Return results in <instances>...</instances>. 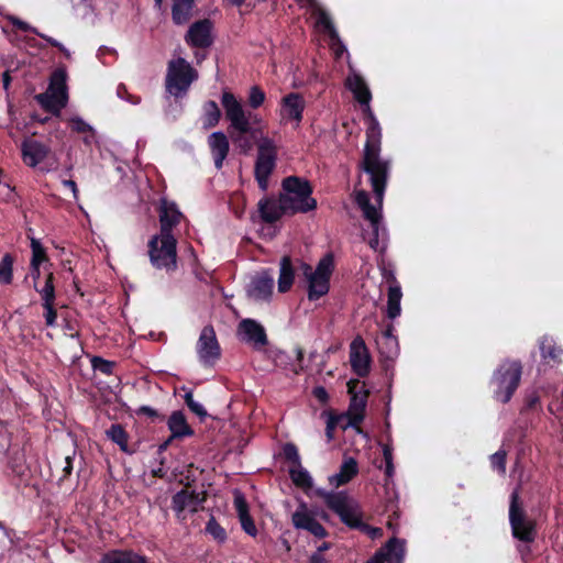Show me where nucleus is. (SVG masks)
I'll return each mask as SVG.
<instances>
[{"label":"nucleus","instance_id":"nucleus-2","mask_svg":"<svg viewBox=\"0 0 563 563\" xmlns=\"http://www.w3.org/2000/svg\"><path fill=\"white\" fill-rule=\"evenodd\" d=\"M221 103L225 118L230 122L229 134L233 144L242 154H249L254 143L257 144V157L255 162V178L263 191L268 188V178L272 175L277 159V147L271 137L263 134L258 125L262 119L257 114L244 109L235 96L224 91Z\"/></svg>","mask_w":563,"mask_h":563},{"label":"nucleus","instance_id":"nucleus-38","mask_svg":"<svg viewBox=\"0 0 563 563\" xmlns=\"http://www.w3.org/2000/svg\"><path fill=\"white\" fill-rule=\"evenodd\" d=\"M107 435L117 443L122 451H128V435L120 424H112L107 431Z\"/></svg>","mask_w":563,"mask_h":563},{"label":"nucleus","instance_id":"nucleus-40","mask_svg":"<svg viewBox=\"0 0 563 563\" xmlns=\"http://www.w3.org/2000/svg\"><path fill=\"white\" fill-rule=\"evenodd\" d=\"M184 399H185L187 407L190 409V411L192 413H195L196 416H198L201 420L208 416L205 407L200 402H198L194 399V395H192L191 390H189L185 394Z\"/></svg>","mask_w":563,"mask_h":563},{"label":"nucleus","instance_id":"nucleus-27","mask_svg":"<svg viewBox=\"0 0 563 563\" xmlns=\"http://www.w3.org/2000/svg\"><path fill=\"white\" fill-rule=\"evenodd\" d=\"M402 298V292L400 285L398 282L393 278V282L388 288V299H387V316L390 319H395L400 316L401 307L400 301Z\"/></svg>","mask_w":563,"mask_h":563},{"label":"nucleus","instance_id":"nucleus-12","mask_svg":"<svg viewBox=\"0 0 563 563\" xmlns=\"http://www.w3.org/2000/svg\"><path fill=\"white\" fill-rule=\"evenodd\" d=\"M238 336L254 349H261L268 342L264 327L253 319H243L239 323Z\"/></svg>","mask_w":563,"mask_h":563},{"label":"nucleus","instance_id":"nucleus-21","mask_svg":"<svg viewBox=\"0 0 563 563\" xmlns=\"http://www.w3.org/2000/svg\"><path fill=\"white\" fill-rule=\"evenodd\" d=\"M208 144L217 169L222 168L223 162L229 153V141L223 132H213L208 137Z\"/></svg>","mask_w":563,"mask_h":563},{"label":"nucleus","instance_id":"nucleus-19","mask_svg":"<svg viewBox=\"0 0 563 563\" xmlns=\"http://www.w3.org/2000/svg\"><path fill=\"white\" fill-rule=\"evenodd\" d=\"M274 288V278L267 273H262L252 278L247 295L255 301H263L269 299Z\"/></svg>","mask_w":563,"mask_h":563},{"label":"nucleus","instance_id":"nucleus-4","mask_svg":"<svg viewBox=\"0 0 563 563\" xmlns=\"http://www.w3.org/2000/svg\"><path fill=\"white\" fill-rule=\"evenodd\" d=\"M198 73L183 57L169 60L166 74V90L174 97H184Z\"/></svg>","mask_w":563,"mask_h":563},{"label":"nucleus","instance_id":"nucleus-30","mask_svg":"<svg viewBox=\"0 0 563 563\" xmlns=\"http://www.w3.org/2000/svg\"><path fill=\"white\" fill-rule=\"evenodd\" d=\"M10 22L12 23L13 26H15L16 29H19L21 31H25V32L31 31V32L35 33L36 35H38L40 37L45 40L47 43H49L52 46L57 47L67 58L70 57V52L60 42L56 41L55 38H53L51 36L45 35L43 33H40L35 27L31 26L29 23L20 20L19 18H15V16H11Z\"/></svg>","mask_w":563,"mask_h":563},{"label":"nucleus","instance_id":"nucleus-64","mask_svg":"<svg viewBox=\"0 0 563 563\" xmlns=\"http://www.w3.org/2000/svg\"><path fill=\"white\" fill-rule=\"evenodd\" d=\"M104 52H110V49L108 47L99 48V54H103Z\"/></svg>","mask_w":563,"mask_h":563},{"label":"nucleus","instance_id":"nucleus-62","mask_svg":"<svg viewBox=\"0 0 563 563\" xmlns=\"http://www.w3.org/2000/svg\"><path fill=\"white\" fill-rule=\"evenodd\" d=\"M393 330H394V329H393V327L390 325V327H388V328L384 331V333H383L382 335L393 334Z\"/></svg>","mask_w":563,"mask_h":563},{"label":"nucleus","instance_id":"nucleus-26","mask_svg":"<svg viewBox=\"0 0 563 563\" xmlns=\"http://www.w3.org/2000/svg\"><path fill=\"white\" fill-rule=\"evenodd\" d=\"M101 563H148V561L133 551L115 550L104 554Z\"/></svg>","mask_w":563,"mask_h":563},{"label":"nucleus","instance_id":"nucleus-63","mask_svg":"<svg viewBox=\"0 0 563 563\" xmlns=\"http://www.w3.org/2000/svg\"><path fill=\"white\" fill-rule=\"evenodd\" d=\"M173 439H168L164 444L161 445V450H164L167 448V445L172 442Z\"/></svg>","mask_w":563,"mask_h":563},{"label":"nucleus","instance_id":"nucleus-16","mask_svg":"<svg viewBox=\"0 0 563 563\" xmlns=\"http://www.w3.org/2000/svg\"><path fill=\"white\" fill-rule=\"evenodd\" d=\"M212 23L209 20L195 22L186 34V42L195 47H208L212 43Z\"/></svg>","mask_w":563,"mask_h":563},{"label":"nucleus","instance_id":"nucleus-35","mask_svg":"<svg viewBox=\"0 0 563 563\" xmlns=\"http://www.w3.org/2000/svg\"><path fill=\"white\" fill-rule=\"evenodd\" d=\"M377 344L382 354L387 358H393L398 354V342L394 334L382 335L377 340Z\"/></svg>","mask_w":563,"mask_h":563},{"label":"nucleus","instance_id":"nucleus-31","mask_svg":"<svg viewBox=\"0 0 563 563\" xmlns=\"http://www.w3.org/2000/svg\"><path fill=\"white\" fill-rule=\"evenodd\" d=\"M195 0H173L172 16L176 24L186 23L190 16Z\"/></svg>","mask_w":563,"mask_h":563},{"label":"nucleus","instance_id":"nucleus-29","mask_svg":"<svg viewBox=\"0 0 563 563\" xmlns=\"http://www.w3.org/2000/svg\"><path fill=\"white\" fill-rule=\"evenodd\" d=\"M317 23L322 26L330 35L332 41V46L335 51V54L339 56L343 51H345V46L339 38V34L334 29L332 21L327 12L320 11L317 16Z\"/></svg>","mask_w":563,"mask_h":563},{"label":"nucleus","instance_id":"nucleus-22","mask_svg":"<svg viewBox=\"0 0 563 563\" xmlns=\"http://www.w3.org/2000/svg\"><path fill=\"white\" fill-rule=\"evenodd\" d=\"M353 382L349 383V393L351 396V402L349 406L347 411V418L349 423L347 426L351 427H357L364 419V410L366 407V394L364 395H357L353 391Z\"/></svg>","mask_w":563,"mask_h":563},{"label":"nucleus","instance_id":"nucleus-50","mask_svg":"<svg viewBox=\"0 0 563 563\" xmlns=\"http://www.w3.org/2000/svg\"><path fill=\"white\" fill-rule=\"evenodd\" d=\"M240 522H241V526H242L243 530H244L247 534H250V536L254 537V536L257 533V529H256V527H255V523H254V521L252 520V518L250 517V515H249V516H245V517L240 518Z\"/></svg>","mask_w":563,"mask_h":563},{"label":"nucleus","instance_id":"nucleus-60","mask_svg":"<svg viewBox=\"0 0 563 563\" xmlns=\"http://www.w3.org/2000/svg\"><path fill=\"white\" fill-rule=\"evenodd\" d=\"M297 360L301 361L303 357V351L300 347L296 349Z\"/></svg>","mask_w":563,"mask_h":563},{"label":"nucleus","instance_id":"nucleus-33","mask_svg":"<svg viewBox=\"0 0 563 563\" xmlns=\"http://www.w3.org/2000/svg\"><path fill=\"white\" fill-rule=\"evenodd\" d=\"M221 117L220 109L214 101H207L203 106L202 124L205 129H210L219 123Z\"/></svg>","mask_w":563,"mask_h":563},{"label":"nucleus","instance_id":"nucleus-61","mask_svg":"<svg viewBox=\"0 0 563 563\" xmlns=\"http://www.w3.org/2000/svg\"><path fill=\"white\" fill-rule=\"evenodd\" d=\"M328 549H329V544L323 542L321 545L318 547L317 551H321V553H323Z\"/></svg>","mask_w":563,"mask_h":563},{"label":"nucleus","instance_id":"nucleus-59","mask_svg":"<svg viewBox=\"0 0 563 563\" xmlns=\"http://www.w3.org/2000/svg\"><path fill=\"white\" fill-rule=\"evenodd\" d=\"M314 395L320 398V399H324L327 397V393L324 390V388L322 387H318L314 389Z\"/></svg>","mask_w":563,"mask_h":563},{"label":"nucleus","instance_id":"nucleus-37","mask_svg":"<svg viewBox=\"0 0 563 563\" xmlns=\"http://www.w3.org/2000/svg\"><path fill=\"white\" fill-rule=\"evenodd\" d=\"M540 350L543 358H550L554 362L559 361L562 355V349L558 347L552 339L544 338L540 343Z\"/></svg>","mask_w":563,"mask_h":563},{"label":"nucleus","instance_id":"nucleus-25","mask_svg":"<svg viewBox=\"0 0 563 563\" xmlns=\"http://www.w3.org/2000/svg\"><path fill=\"white\" fill-rule=\"evenodd\" d=\"M358 473V465L354 457H345L339 473L329 477V483L334 487H340L349 483Z\"/></svg>","mask_w":563,"mask_h":563},{"label":"nucleus","instance_id":"nucleus-28","mask_svg":"<svg viewBox=\"0 0 563 563\" xmlns=\"http://www.w3.org/2000/svg\"><path fill=\"white\" fill-rule=\"evenodd\" d=\"M258 210L263 220L269 223L277 221L286 213L282 208L280 199L278 201L269 199L261 200L258 202Z\"/></svg>","mask_w":563,"mask_h":563},{"label":"nucleus","instance_id":"nucleus-15","mask_svg":"<svg viewBox=\"0 0 563 563\" xmlns=\"http://www.w3.org/2000/svg\"><path fill=\"white\" fill-rule=\"evenodd\" d=\"M405 541L391 538L367 563H402Z\"/></svg>","mask_w":563,"mask_h":563},{"label":"nucleus","instance_id":"nucleus-11","mask_svg":"<svg viewBox=\"0 0 563 563\" xmlns=\"http://www.w3.org/2000/svg\"><path fill=\"white\" fill-rule=\"evenodd\" d=\"M518 492L515 490L511 494V503L509 509V519L515 538L531 542L534 539V527L533 523L525 518L522 510L518 506Z\"/></svg>","mask_w":563,"mask_h":563},{"label":"nucleus","instance_id":"nucleus-54","mask_svg":"<svg viewBox=\"0 0 563 563\" xmlns=\"http://www.w3.org/2000/svg\"><path fill=\"white\" fill-rule=\"evenodd\" d=\"M63 185L71 190L75 199L78 198V188H77V185H76V183L74 180L66 179V180L63 181Z\"/></svg>","mask_w":563,"mask_h":563},{"label":"nucleus","instance_id":"nucleus-23","mask_svg":"<svg viewBox=\"0 0 563 563\" xmlns=\"http://www.w3.org/2000/svg\"><path fill=\"white\" fill-rule=\"evenodd\" d=\"M201 501L202 498H199L198 494L183 489L173 497L172 507L179 518L186 509L196 511Z\"/></svg>","mask_w":563,"mask_h":563},{"label":"nucleus","instance_id":"nucleus-49","mask_svg":"<svg viewBox=\"0 0 563 563\" xmlns=\"http://www.w3.org/2000/svg\"><path fill=\"white\" fill-rule=\"evenodd\" d=\"M43 308L45 309L44 318L46 325L53 327L57 318L56 310L54 309V302H48V306L47 303H43Z\"/></svg>","mask_w":563,"mask_h":563},{"label":"nucleus","instance_id":"nucleus-43","mask_svg":"<svg viewBox=\"0 0 563 563\" xmlns=\"http://www.w3.org/2000/svg\"><path fill=\"white\" fill-rule=\"evenodd\" d=\"M265 98V92L258 86H253L250 88L249 103L253 109L261 107L264 103Z\"/></svg>","mask_w":563,"mask_h":563},{"label":"nucleus","instance_id":"nucleus-42","mask_svg":"<svg viewBox=\"0 0 563 563\" xmlns=\"http://www.w3.org/2000/svg\"><path fill=\"white\" fill-rule=\"evenodd\" d=\"M207 532L219 542H223L227 538V533L224 529L216 521L213 517L207 523L206 527Z\"/></svg>","mask_w":563,"mask_h":563},{"label":"nucleus","instance_id":"nucleus-7","mask_svg":"<svg viewBox=\"0 0 563 563\" xmlns=\"http://www.w3.org/2000/svg\"><path fill=\"white\" fill-rule=\"evenodd\" d=\"M66 78L65 69H56L51 77L47 90L35 97L45 110L58 114L66 106L68 99Z\"/></svg>","mask_w":563,"mask_h":563},{"label":"nucleus","instance_id":"nucleus-53","mask_svg":"<svg viewBox=\"0 0 563 563\" xmlns=\"http://www.w3.org/2000/svg\"><path fill=\"white\" fill-rule=\"evenodd\" d=\"M324 562H325V558H324V554L321 553V551L313 552L310 555L309 561H308V563H324Z\"/></svg>","mask_w":563,"mask_h":563},{"label":"nucleus","instance_id":"nucleus-36","mask_svg":"<svg viewBox=\"0 0 563 563\" xmlns=\"http://www.w3.org/2000/svg\"><path fill=\"white\" fill-rule=\"evenodd\" d=\"M53 280V273H48L45 278V284L42 288L38 287L37 283L34 284V288L41 295L43 303L48 305V302L55 301V287Z\"/></svg>","mask_w":563,"mask_h":563},{"label":"nucleus","instance_id":"nucleus-57","mask_svg":"<svg viewBox=\"0 0 563 563\" xmlns=\"http://www.w3.org/2000/svg\"><path fill=\"white\" fill-rule=\"evenodd\" d=\"M40 265L31 264V277L34 280V284L37 283V279L40 278Z\"/></svg>","mask_w":563,"mask_h":563},{"label":"nucleus","instance_id":"nucleus-58","mask_svg":"<svg viewBox=\"0 0 563 563\" xmlns=\"http://www.w3.org/2000/svg\"><path fill=\"white\" fill-rule=\"evenodd\" d=\"M10 82H11L10 74H9V71H4L2 74V85H3L4 90L9 89Z\"/></svg>","mask_w":563,"mask_h":563},{"label":"nucleus","instance_id":"nucleus-13","mask_svg":"<svg viewBox=\"0 0 563 563\" xmlns=\"http://www.w3.org/2000/svg\"><path fill=\"white\" fill-rule=\"evenodd\" d=\"M350 363L360 377H365L369 373L371 355L361 336H356L350 344Z\"/></svg>","mask_w":563,"mask_h":563},{"label":"nucleus","instance_id":"nucleus-34","mask_svg":"<svg viewBox=\"0 0 563 563\" xmlns=\"http://www.w3.org/2000/svg\"><path fill=\"white\" fill-rule=\"evenodd\" d=\"M289 475L294 484L301 488H309L312 486V478L307 470L301 464L291 465Z\"/></svg>","mask_w":563,"mask_h":563},{"label":"nucleus","instance_id":"nucleus-48","mask_svg":"<svg viewBox=\"0 0 563 563\" xmlns=\"http://www.w3.org/2000/svg\"><path fill=\"white\" fill-rule=\"evenodd\" d=\"M69 122L71 129L78 133L92 132V128L79 117L71 118Z\"/></svg>","mask_w":563,"mask_h":563},{"label":"nucleus","instance_id":"nucleus-9","mask_svg":"<svg viewBox=\"0 0 563 563\" xmlns=\"http://www.w3.org/2000/svg\"><path fill=\"white\" fill-rule=\"evenodd\" d=\"M318 494L323 498L327 506L340 516L344 523L350 527H358L361 525L357 506L345 493H328L320 489Z\"/></svg>","mask_w":563,"mask_h":563},{"label":"nucleus","instance_id":"nucleus-39","mask_svg":"<svg viewBox=\"0 0 563 563\" xmlns=\"http://www.w3.org/2000/svg\"><path fill=\"white\" fill-rule=\"evenodd\" d=\"M13 260L11 255L5 254L0 262V284L8 285L13 277Z\"/></svg>","mask_w":563,"mask_h":563},{"label":"nucleus","instance_id":"nucleus-18","mask_svg":"<svg viewBox=\"0 0 563 563\" xmlns=\"http://www.w3.org/2000/svg\"><path fill=\"white\" fill-rule=\"evenodd\" d=\"M21 152L23 162L30 167H35L47 157L49 147L36 140L27 139L22 142Z\"/></svg>","mask_w":563,"mask_h":563},{"label":"nucleus","instance_id":"nucleus-55","mask_svg":"<svg viewBox=\"0 0 563 563\" xmlns=\"http://www.w3.org/2000/svg\"><path fill=\"white\" fill-rule=\"evenodd\" d=\"M334 428H335V422L332 419H329L327 422V428H325V434H327L328 441H331L333 439Z\"/></svg>","mask_w":563,"mask_h":563},{"label":"nucleus","instance_id":"nucleus-20","mask_svg":"<svg viewBox=\"0 0 563 563\" xmlns=\"http://www.w3.org/2000/svg\"><path fill=\"white\" fill-rule=\"evenodd\" d=\"M159 224L162 233H172L174 227L179 224L183 213L178 210L176 203L166 199L161 200Z\"/></svg>","mask_w":563,"mask_h":563},{"label":"nucleus","instance_id":"nucleus-41","mask_svg":"<svg viewBox=\"0 0 563 563\" xmlns=\"http://www.w3.org/2000/svg\"><path fill=\"white\" fill-rule=\"evenodd\" d=\"M31 249H32L31 264L41 265L43 262H45L47 260L45 250L38 240H36V239L31 240Z\"/></svg>","mask_w":563,"mask_h":563},{"label":"nucleus","instance_id":"nucleus-14","mask_svg":"<svg viewBox=\"0 0 563 563\" xmlns=\"http://www.w3.org/2000/svg\"><path fill=\"white\" fill-rule=\"evenodd\" d=\"M306 102L297 92H290L283 97L280 101L279 115L284 122H295L298 126L302 120V112Z\"/></svg>","mask_w":563,"mask_h":563},{"label":"nucleus","instance_id":"nucleus-52","mask_svg":"<svg viewBox=\"0 0 563 563\" xmlns=\"http://www.w3.org/2000/svg\"><path fill=\"white\" fill-rule=\"evenodd\" d=\"M73 471V459L71 456H66L64 461V467H63V478L69 476Z\"/></svg>","mask_w":563,"mask_h":563},{"label":"nucleus","instance_id":"nucleus-1","mask_svg":"<svg viewBox=\"0 0 563 563\" xmlns=\"http://www.w3.org/2000/svg\"><path fill=\"white\" fill-rule=\"evenodd\" d=\"M346 86L358 103L364 107V112L368 118L367 140L360 168L369 176L375 195V205L369 202V195L363 189L355 190V202L372 229L362 233L363 240L368 243L371 249L379 251L382 249L379 238L380 234L384 235L385 233L382 224V207L389 174V163L379 156L382 131L369 106L372 93L365 80L358 74L352 73L346 78Z\"/></svg>","mask_w":563,"mask_h":563},{"label":"nucleus","instance_id":"nucleus-17","mask_svg":"<svg viewBox=\"0 0 563 563\" xmlns=\"http://www.w3.org/2000/svg\"><path fill=\"white\" fill-rule=\"evenodd\" d=\"M291 520L297 529H305L318 538L325 536L324 528L309 512L305 504H301L292 514Z\"/></svg>","mask_w":563,"mask_h":563},{"label":"nucleus","instance_id":"nucleus-8","mask_svg":"<svg viewBox=\"0 0 563 563\" xmlns=\"http://www.w3.org/2000/svg\"><path fill=\"white\" fill-rule=\"evenodd\" d=\"M521 364L517 361L503 363L493 376L497 388L495 397L501 402H508L519 386L521 378Z\"/></svg>","mask_w":563,"mask_h":563},{"label":"nucleus","instance_id":"nucleus-3","mask_svg":"<svg viewBox=\"0 0 563 563\" xmlns=\"http://www.w3.org/2000/svg\"><path fill=\"white\" fill-rule=\"evenodd\" d=\"M311 194L312 187L308 180L289 176L283 180L282 208L290 214L314 210L317 201Z\"/></svg>","mask_w":563,"mask_h":563},{"label":"nucleus","instance_id":"nucleus-6","mask_svg":"<svg viewBox=\"0 0 563 563\" xmlns=\"http://www.w3.org/2000/svg\"><path fill=\"white\" fill-rule=\"evenodd\" d=\"M301 269L308 284L309 300H317L329 291V282L333 269V257L331 255L320 260L316 269L307 264H302Z\"/></svg>","mask_w":563,"mask_h":563},{"label":"nucleus","instance_id":"nucleus-45","mask_svg":"<svg viewBox=\"0 0 563 563\" xmlns=\"http://www.w3.org/2000/svg\"><path fill=\"white\" fill-rule=\"evenodd\" d=\"M490 463L494 468H496L500 474H505L506 472V452L504 450H499L490 456Z\"/></svg>","mask_w":563,"mask_h":563},{"label":"nucleus","instance_id":"nucleus-51","mask_svg":"<svg viewBox=\"0 0 563 563\" xmlns=\"http://www.w3.org/2000/svg\"><path fill=\"white\" fill-rule=\"evenodd\" d=\"M93 367L104 374H110L113 368V363L96 357L92 362Z\"/></svg>","mask_w":563,"mask_h":563},{"label":"nucleus","instance_id":"nucleus-56","mask_svg":"<svg viewBox=\"0 0 563 563\" xmlns=\"http://www.w3.org/2000/svg\"><path fill=\"white\" fill-rule=\"evenodd\" d=\"M364 529L367 531V533L369 534V537L372 539L378 538L383 534V531L380 528H369V527L364 526Z\"/></svg>","mask_w":563,"mask_h":563},{"label":"nucleus","instance_id":"nucleus-47","mask_svg":"<svg viewBox=\"0 0 563 563\" xmlns=\"http://www.w3.org/2000/svg\"><path fill=\"white\" fill-rule=\"evenodd\" d=\"M285 457L292 463V465L301 464L300 456L296 445L288 443L284 448Z\"/></svg>","mask_w":563,"mask_h":563},{"label":"nucleus","instance_id":"nucleus-24","mask_svg":"<svg viewBox=\"0 0 563 563\" xmlns=\"http://www.w3.org/2000/svg\"><path fill=\"white\" fill-rule=\"evenodd\" d=\"M170 431V439H183L194 434L192 428L188 424L183 411H174L167 421Z\"/></svg>","mask_w":563,"mask_h":563},{"label":"nucleus","instance_id":"nucleus-32","mask_svg":"<svg viewBox=\"0 0 563 563\" xmlns=\"http://www.w3.org/2000/svg\"><path fill=\"white\" fill-rule=\"evenodd\" d=\"M294 268L289 256H284L280 261V269L278 277V290L286 292L290 289L294 283Z\"/></svg>","mask_w":563,"mask_h":563},{"label":"nucleus","instance_id":"nucleus-44","mask_svg":"<svg viewBox=\"0 0 563 563\" xmlns=\"http://www.w3.org/2000/svg\"><path fill=\"white\" fill-rule=\"evenodd\" d=\"M383 455L385 460V474L388 479H391L395 474V467L393 463V448L389 444H383Z\"/></svg>","mask_w":563,"mask_h":563},{"label":"nucleus","instance_id":"nucleus-46","mask_svg":"<svg viewBox=\"0 0 563 563\" xmlns=\"http://www.w3.org/2000/svg\"><path fill=\"white\" fill-rule=\"evenodd\" d=\"M234 507L239 515V518L249 516L247 504L244 496L241 493H235L234 495Z\"/></svg>","mask_w":563,"mask_h":563},{"label":"nucleus","instance_id":"nucleus-5","mask_svg":"<svg viewBox=\"0 0 563 563\" xmlns=\"http://www.w3.org/2000/svg\"><path fill=\"white\" fill-rule=\"evenodd\" d=\"M176 239L173 233L154 235L148 242L151 263L158 269L174 271L177 266Z\"/></svg>","mask_w":563,"mask_h":563},{"label":"nucleus","instance_id":"nucleus-10","mask_svg":"<svg viewBox=\"0 0 563 563\" xmlns=\"http://www.w3.org/2000/svg\"><path fill=\"white\" fill-rule=\"evenodd\" d=\"M196 350L200 363L205 366H212L220 358L221 349L214 329L211 325H207L201 330Z\"/></svg>","mask_w":563,"mask_h":563}]
</instances>
